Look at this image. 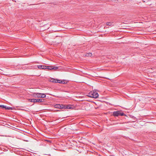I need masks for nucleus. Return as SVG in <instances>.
<instances>
[{
    "label": "nucleus",
    "instance_id": "1",
    "mask_svg": "<svg viewBox=\"0 0 156 156\" xmlns=\"http://www.w3.org/2000/svg\"><path fill=\"white\" fill-rule=\"evenodd\" d=\"M88 96L91 98H97L98 96V94L95 91H90L88 94Z\"/></svg>",
    "mask_w": 156,
    "mask_h": 156
},
{
    "label": "nucleus",
    "instance_id": "2",
    "mask_svg": "<svg viewBox=\"0 0 156 156\" xmlns=\"http://www.w3.org/2000/svg\"><path fill=\"white\" fill-rule=\"evenodd\" d=\"M113 115L114 116H123L125 115L123 112H121L120 111L114 112L113 113Z\"/></svg>",
    "mask_w": 156,
    "mask_h": 156
},
{
    "label": "nucleus",
    "instance_id": "3",
    "mask_svg": "<svg viewBox=\"0 0 156 156\" xmlns=\"http://www.w3.org/2000/svg\"><path fill=\"white\" fill-rule=\"evenodd\" d=\"M29 100L31 102L34 103L38 102H43L44 101V99H30Z\"/></svg>",
    "mask_w": 156,
    "mask_h": 156
},
{
    "label": "nucleus",
    "instance_id": "4",
    "mask_svg": "<svg viewBox=\"0 0 156 156\" xmlns=\"http://www.w3.org/2000/svg\"><path fill=\"white\" fill-rule=\"evenodd\" d=\"M65 109H73L74 108V106L73 105H65Z\"/></svg>",
    "mask_w": 156,
    "mask_h": 156
},
{
    "label": "nucleus",
    "instance_id": "5",
    "mask_svg": "<svg viewBox=\"0 0 156 156\" xmlns=\"http://www.w3.org/2000/svg\"><path fill=\"white\" fill-rule=\"evenodd\" d=\"M38 68L41 69H45L46 66L44 65H40L37 66Z\"/></svg>",
    "mask_w": 156,
    "mask_h": 156
},
{
    "label": "nucleus",
    "instance_id": "6",
    "mask_svg": "<svg viewBox=\"0 0 156 156\" xmlns=\"http://www.w3.org/2000/svg\"><path fill=\"white\" fill-rule=\"evenodd\" d=\"M106 24L109 26H112L114 25V23L113 22H108L106 23Z\"/></svg>",
    "mask_w": 156,
    "mask_h": 156
},
{
    "label": "nucleus",
    "instance_id": "7",
    "mask_svg": "<svg viewBox=\"0 0 156 156\" xmlns=\"http://www.w3.org/2000/svg\"><path fill=\"white\" fill-rule=\"evenodd\" d=\"M56 83H64V81H62V80H56Z\"/></svg>",
    "mask_w": 156,
    "mask_h": 156
},
{
    "label": "nucleus",
    "instance_id": "8",
    "mask_svg": "<svg viewBox=\"0 0 156 156\" xmlns=\"http://www.w3.org/2000/svg\"><path fill=\"white\" fill-rule=\"evenodd\" d=\"M37 93H34L32 94V96L34 98H37Z\"/></svg>",
    "mask_w": 156,
    "mask_h": 156
},
{
    "label": "nucleus",
    "instance_id": "9",
    "mask_svg": "<svg viewBox=\"0 0 156 156\" xmlns=\"http://www.w3.org/2000/svg\"><path fill=\"white\" fill-rule=\"evenodd\" d=\"M41 93H37V98H41Z\"/></svg>",
    "mask_w": 156,
    "mask_h": 156
},
{
    "label": "nucleus",
    "instance_id": "10",
    "mask_svg": "<svg viewBox=\"0 0 156 156\" xmlns=\"http://www.w3.org/2000/svg\"><path fill=\"white\" fill-rule=\"evenodd\" d=\"M45 69H52V67L50 66H46V67H45Z\"/></svg>",
    "mask_w": 156,
    "mask_h": 156
},
{
    "label": "nucleus",
    "instance_id": "11",
    "mask_svg": "<svg viewBox=\"0 0 156 156\" xmlns=\"http://www.w3.org/2000/svg\"><path fill=\"white\" fill-rule=\"evenodd\" d=\"M60 105L59 104L56 105H55V107L56 108H59L60 107Z\"/></svg>",
    "mask_w": 156,
    "mask_h": 156
},
{
    "label": "nucleus",
    "instance_id": "12",
    "mask_svg": "<svg viewBox=\"0 0 156 156\" xmlns=\"http://www.w3.org/2000/svg\"><path fill=\"white\" fill-rule=\"evenodd\" d=\"M4 108L5 109H8V110H9V109L12 110V107H7L6 106H5V108Z\"/></svg>",
    "mask_w": 156,
    "mask_h": 156
},
{
    "label": "nucleus",
    "instance_id": "13",
    "mask_svg": "<svg viewBox=\"0 0 156 156\" xmlns=\"http://www.w3.org/2000/svg\"><path fill=\"white\" fill-rule=\"evenodd\" d=\"M92 55V53H87L85 56H91Z\"/></svg>",
    "mask_w": 156,
    "mask_h": 156
},
{
    "label": "nucleus",
    "instance_id": "14",
    "mask_svg": "<svg viewBox=\"0 0 156 156\" xmlns=\"http://www.w3.org/2000/svg\"><path fill=\"white\" fill-rule=\"evenodd\" d=\"M60 108H59L62 109V108H65V105H60Z\"/></svg>",
    "mask_w": 156,
    "mask_h": 156
},
{
    "label": "nucleus",
    "instance_id": "15",
    "mask_svg": "<svg viewBox=\"0 0 156 156\" xmlns=\"http://www.w3.org/2000/svg\"><path fill=\"white\" fill-rule=\"evenodd\" d=\"M46 95L44 94H41V98H44L46 97Z\"/></svg>",
    "mask_w": 156,
    "mask_h": 156
},
{
    "label": "nucleus",
    "instance_id": "16",
    "mask_svg": "<svg viewBox=\"0 0 156 156\" xmlns=\"http://www.w3.org/2000/svg\"><path fill=\"white\" fill-rule=\"evenodd\" d=\"M58 69V67L57 66H53L52 67V69Z\"/></svg>",
    "mask_w": 156,
    "mask_h": 156
},
{
    "label": "nucleus",
    "instance_id": "17",
    "mask_svg": "<svg viewBox=\"0 0 156 156\" xmlns=\"http://www.w3.org/2000/svg\"><path fill=\"white\" fill-rule=\"evenodd\" d=\"M51 81L54 83H56V81L55 79H51Z\"/></svg>",
    "mask_w": 156,
    "mask_h": 156
},
{
    "label": "nucleus",
    "instance_id": "18",
    "mask_svg": "<svg viewBox=\"0 0 156 156\" xmlns=\"http://www.w3.org/2000/svg\"><path fill=\"white\" fill-rule=\"evenodd\" d=\"M0 107L2 108H5V106L4 105H0Z\"/></svg>",
    "mask_w": 156,
    "mask_h": 156
},
{
    "label": "nucleus",
    "instance_id": "19",
    "mask_svg": "<svg viewBox=\"0 0 156 156\" xmlns=\"http://www.w3.org/2000/svg\"><path fill=\"white\" fill-rule=\"evenodd\" d=\"M110 156H114V155H110Z\"/></svg>",
    "mask_w": 156,
    "mask_h": 156
}]
</instances>
